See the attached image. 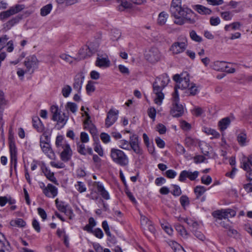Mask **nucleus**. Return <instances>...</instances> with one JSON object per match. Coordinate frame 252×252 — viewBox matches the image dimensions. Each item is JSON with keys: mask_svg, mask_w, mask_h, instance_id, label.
Returning <instances> with one entry per match:
<instances>
[{"mask_svg": "<svg viewBox=\"0 0 252 252\" xmlns=\"http://www.w3.org/2000/svg\"><path fill=\"white\" fill-rule=\"evenodd\" d=\"M170 11L176 25L181 26L186 23L192 24L196 21L195 13L191 9L182 6L181 0H172Z\"/></svg>", "mask_w": 252, "mask_h": 252, "instance_id": "1", "label": "nucleus"}, {"mask_svg": "<svg viewBox=\"0 0 252 252\" xmlns=\"http://www.w3.org/2000/svg\"><path fill=\"white\" fill-rule=\"evenodd\" d=\"M110 156L114 163L121 166H126L128 164V158L125 153L121 150L112 148Z\"/></svg>", "mask_w": 252, "mask_h": 252, "instance_id": "2", "label": "nucleus"}, {"mask_svg": "<svg viewBox=\"0 0 252 252\" xmlns=\"http://www.w3.org/2000/svg\"><path fill=\"white\" fill-rule=\"evenodd\" d=\"M188 39L186 36L181 35L177 38L176 41L172 43L169 50L173 55H179L184 52L188 47Z\"/></svg>", "mask_w": 252, "mask_h": 252, "instance_id": "3", "label": "nucleus"}, {"mask_svg": "<svg viewBox=\"0 0 252 252\" xmlns=\"http://www.w3.org/2000/svg\"><path fill=\"white\" fill-rule=\"evenodd\" d=\"M49 137L46 133H44L40 137V145L43 152L50 158H52L54 154L49 143Z\"/></svg>", "mask_w": 252, "mask_h": 252, "instance_id": "4", "label": "nucleus"}, {"mask_svg": "<svg viewBox=\"0 0 252 252\" xmlns=\"http://www.w3.org/2000/svg\"><path fill=\"white\" fill-rule=\"evenodd\" d=\"M145 58L149 63H155L161 60L162 54L158 48L152 47L145 53Z\"/></svg>", "mask_w": 252, "mask_h": 252, "instance_id": "5", "label": "nucleus"}, {"mask_svg": "<svg viewBox=\"0 0 252 252\" xmlns=\"http://www.w3.org/2000/svg\"><path fill=\"white\" fill-rule=\"evenodd\" d=\"M173 80L177 83L176 85L179 89H187L190 86L189 76L187 73L175 75Z\"/></svg>", "mask_w": 252, "mask_h": 252, "instance_id": "6", "label": "nucleus"}, {"mask_svg": "<svg viewBox=\"0 0 252 252\" xmlns=\"http://www.w3.org/2000/svg\"><path fill=\"white\" fill-rule=\"evenodd\" d=\"M25 6L23 4H16L11 7L8 10L0 13V18L4 20L21 11Z\"/></svg>", "mask_w": 252, "mask_h": 252, "instance_id": "7", "label": "nucleus"}, {"mask_svg": "<svg viewBox=\"0 0 252 252\" xmlns=\"http://www.w3.org/2000/svg\"><path fill=\"white\" fill-rule=\"evenodd\" d=\"M129 146L136 154L139 156L143 154V150L140 146L139 138L137 135L133 134L130 136Z\"/></svg>", "mask_w": 252, "mask_h": 252, "instance_id": "8", "label": "nucleus"}, {"mask_svg": "<svg viewBox=\"0 0 252 252\" xmlns=\"http://www.w3.org/2000/svg\"><path fill=\"white\" fill-rule=\"evenodd\" d=\"M9 146L10 153V164L11 168L13 166L16 167L17 164V149L14 141L11 137L9 138Z\"/></svg>", "mask_w": 252, "mask_h": 252, "instance_id": "9", "label": "nucleus"}, {"mask_svg": "<svg viewBox=\"0 0 252 252\" xmlns=\"http://www.w3.org/2000/svg\"><path fill=\"white\" fill-rule=\"evenodd\" d=\"M212 69L221 72H225L227 73H232L235 72V69L231 68L227 69V63L223 61H216L214 62L211 65Z\"/></svg>", "mask_w": 252, "mask_h": 252, "instance_id": "10", "label": "nucleus"}, {"mask_svg": "<svg viewBox=\"0 0 252 252\" xmlns=\"http://www.w3.org/2000/svg\"><path fill=\"white\" fill-rule=\"evenodd\" d=\"M96 51V49L92 48L91 45H84L79 51V59L81 60L91 57Z\"/></svg>", "mask_w": 252, "mask_h": 252, "instance_id": "11", "label": "nucleus"}, {"mask_svg": "<svg viewBox=\"0 0 252 252\" xmlns=\"http://www.w3.org/2000/svg\"><path fill=\"white\" fill-rule=\"evenodd\" d=\"M118 110L111 109L108 112L107 117L105 119V125L106 127L108 128L112 126L118 119Z\"/></svg>", "mask_w": 252, "mask_h": 252, "instance_id": "12", "label": "nucleus"}, {"mask_svg": "<svg viewBox=\"0 0 252 252\" xmlns=\"http://www.w3.org/2000/svg\"><path fill=\"white\" fill-rule=\"evenodd\" d=\"M199 175V172L195 171L191 172L187 170L182 171L179 176V180L181 182L185 181L187 178H188L191 181L195 180Z\"/></svg>", "mask_w": 252, "mask_h": 252, "instance_id": "13", "label": "nucleus"}, {"mask_svg": "<svg viewBox=\"0 0 252 252\" xmlns=\"http://www.w3.org/2000/svg\"><path fill=\"white\" fill-rule=\"evenodd\" d=\"M94 187L96 189L97 193L100 194L101 197L105 199H110V195L108 192L105 189L103 185L99 182H95L93 184Z\"/></svg>", "mask_w": 252, "mask_h": 252, "instance_id": "14", "label": "nucleus"}, {"mask_svg": "<svg viewBox=\"0 0 252 252\" xmlns=\"http://www.w3.org/2000/svg\"><path fill=\"white\" fill-rule=\"evenodd\" d=\"M170 79L166 75H161L156 79L153 84V87H158L159 89L163 90L168 84Z\"/></svg>", "mask_w": 252, "mask_h": 252, "instance_id": "15", "label": "nucleus"}, {"mask_svg": "<svg viewBox=\"0 0 252 252\" xmlns=\"http://www.w3.org/2000/svg\"><path fill=\"white\" fill-rule=\"evenodd\" d=\"M58 151L60 152V158L62 161L67 162L71 159L72 155V151L70 146Z\"/></svg>", "mask_w": 252, "mask_h": 252, "instance_id": "16", "label": "nucleus"}, {"mask_svg": "<svg viewBox=\"0 0 252 252\" xmlns=\"http://www.w3.org/2000/svg\"><path fill=\"white\" fill-rule=\"evenodd\" d=\"M58 193L57 188L51 184H48L47 188L44 189V194L48 197L54 198L57 195Z\"/></svg>", "mask_w": 252, "mask_h": 252, "instance_id": "17", "label": "nucleus"}, {"mask_svg": "<svg viewBox=\"0 0 252 252\" xmlns=\"http://www.w3.org/2000/svg\"><path fill=\"white\" fill-rule=\"evenodd\" d=\"M184 110L182 104H179V102L173 103V106L171 110V114L175 117L181 116L184 113Z\"/></svg>", "mask_w": 252, "mask_h": 252, "instance_id": "18", "label": "nucleus"}, {"mask_svg": "<svg viewBox=\"0 0 252 252\" xmlns=\"http://www.w3.org/2000/svg\"><path fill=\"white\" fill-rule=\"evenodd\" d=\"M85 114L87 116L86 120L84 121L85 128H87L92 135H95L97 133V129L94 125L91 123L90 121L91 117L87 112L85 111Z\"/></svg>", "mask_w": 252, "mask_h": 252, "instance_id": "19", "label": "nucleus"}, {"mask_svg": "<svg viewBox=\"0 0 252 252\" xmlns=\"http://www.w3.org/2000/svg\"><path fill=\"white\" fill-rule=\"evenodd\" d=\"M162 91V90L159 89L158 87H153V92L156 95L154 102L158 105H160L162 104V100L164 98V95Z\"/></svg>", "mask_w": 252, "mask_h": 252, "instance_id": "20", "label": "nucleus"}, {"mask_svg": "<svg viewBox=\"0 0 252 252\" xmlns=\"http://www.w3.org/2000/svg\"><path fill=\"white\" fill-rule=\"evenodd\" d=\"M116 2L118 3L117 8L119 11L128 10L133 7L132 4L128 2L126 0H117Z\"/></svg>", "mask_w": 252, "mask_h": 252, "instance_id": "21", "label": "nucleus"}, {"mask_svg": "<svg viewBox=\"0 0 252 252\" xmlns=\"http://www.w3.org/2000/svg\"><path fill=\"white\" fill-rule=\"evenodd\" d=\"M24 64L27 70L29 71L32 68L37 65L38 60L34 55L31 56L26 58Z\"/></svg>", "mask_w": 252, "mask_h": 252, "instance_id": "22", "label": "nucleus"}, {"mask_svg": "<svg viewBox=\"0 0 252 252\" xmlns=\"http://www.w3.org/2000/svg\"><path fill=\"white\" fill-rule=\"evenodd\" d=\"M55 144L58 151H60L70 146L66 139L62 135L57 136Z\"/></svg>", "mask_w": 252, "mask_h": 252, "instance_id": "23", "label": "nucleus"}, {"mask_svg": "<svg viewBox=\"0 0 252 252\" xmlns=\"http://www.w3.org/2000/svg\"><path fill=\"white\" fill-rule=\"evenodd\" d=\"M95 64L96 66L99 67H108L110 66V61L107 56L105 57H102L98 55L96 58Z\"/></svg>", "mask_w": 252, "mask_h": 252, "instance_id": "24", "label": "nucleus"}, {"mask_svg": "<svg viewBox=\"0 0 252 252\" xmlns=\"http://www.w3.org/2000/svg\"><path fill=\"white\" fill-rule=\"evenodd\" d=\"M84 81V77L81 75H76L74 78L73 87L78 93H80Z\"/></svg>", "mask_w": 252, "mask_h": 252, "instance_id": "25", "label": "nucleus"}, {"mask_svg": "<svg viewBox=\"0 0 252 252\" xmlns=\"http://www.w3.org/2000/svg\"><path fill=\"white\" fill-rule=\"evenodd\" d=\"M192 8L201 15H210L212 13V10L202 5H194L192 6Z\"/></svg>", "mask_w": 252, "mask_h": 252, "instance_id": "26", "label": "nucleus"}, {"mask_svg": "<svg viewBox=\"0 0 252 252\" xmlns=\"http://www.w3.org/2000/svg\"><path fill=\"white\" fill-rule=\"evenodd\" d=\"M237 140L241 146H245L249 142L246 131L243 130L237 135Z\"/></svg>", "mask_w": 252, "mask_h": 252, "instance_id": "27", "label": "nucleus"}, {"mask_svg": "<svg viewBox=\"0 0 252 252\" xmlns=\"http://www.w3.org/2000/svg\"><path fill=\"white\" fill-rule=\"evenodd\" d=\"M33 127L39 132L44 131V126L38 117H34L32 119Z\"/></svg>", "mask_w": 252, "mask_h": 252, "instance_id": "28", "label": "nucleus"}, {"mask_svg": "<svg viewBox=\"0 0 252 252\" xmlns=\"http://www.w3.org/2000/svg\"><path fill=\"white\" fill-rule=\"evenodd\" d=\"M42 172L49 180L56 184H58L53 172H51L47 167H43Z\"/></svg>", "mask_w": 252, "mask_h": 252, "instance_id": "29", "label": "nucleus"}, {"mask_svg": "<svg viewBox=\"0 0 252 252\" xmlns=\"http://www.w3.org/2000/svg\"><path fill=\"white\" fill-rule=\"evenodd\" d=\"M203 131L204 132L208 135H211V138H218L220 137V134L216 130L212 129L210 127H204L203 128Z\"/></svg>", "mask_w": 252, "mask_h": 252, "instance_id": "30", "label": "nucleus"}, {"mask_svg": "<svg viewBox=\"0 0 252 252\" xmlns=\"http://www.w3.org/2000/svg\"><path fill=\"white\" fill-rule=\"evenodd\" d=\"M168 13L164 11L160 12L158 15L157 20L158 25L159 26L164 25L168 18Z\"/></svg>", "mask_w": 252, "mask_h": 252, "instance_id": "31", "label": "nucleus"}, {"mask_svg": "<svg viewBox=\"0 0 252 252\" xmlns=\"http://www.w3.org/2000/svg\"><path fill=\"white\" fill-rule=\"evenodd\" d=\"M57 120H55L54 121L57 122V124L60 126L61 127H63L66 123L68 117L65 116L64 113L60 114L59 116L57 117Z\"/></svg>", "mask_w": 252, "mask_h": 252, "instance_id": "32", "label": "nucleus"}, {"mask_svg": "<svg viewBox=\"0 0 252 252\" xmlns=\"http://www.w3.org/2000/svg\"><path fill=\"white\" fill-rule=\"evenodd\" d=\"M230 123V120L229 118H224L221 119L219 122V126L221 130H224L227 128L228 126L229 125Z\"/></svg>", "mask_w": 252, "mask_h": 252, "instance_id": "33", "label": "nucleus"}, {"mask_svg": "<svg viewBox=\"0 0 252 252\" xmlns=\"http://www.w3.org/2000/svg\"><path fill=\"white\" fill-rule=\"evenodd\" d=\"M175 229L177 232L182 236L183 238H187L188 237V233L187 232L185 228L180 224H176L175 225Z\"/></svg>", "mask_w": 252, "mask_h": 252, "instance_id": "34", "label": "nucleus"}, {"mask_svg": "<svg viewBox=\"0 0 252 252\" xmlns=\"http://www.w3.org/2000/svg\"><path fill=\"white\" fill-rule=\"evenodd\" d=\"M213 216L219 220L227 219L224 209L217 210L213 212Z\"/></svg>", "mask_w": 252, "mask_h": 252, "instance_id": "35", "label": "nucleus"}, {"mask_svg": "<svg viewBox=\"0 0 252 252\" xmlns=\"http://www.w3.org/2000/svg\"><path fill=\"white\" fill-rule=\"evenodd\" d=\"M206 189L204 186H197L194 189V192L196 195V198H199L206 191Z\"/></svg>", "mask_w": 252, "mask_h": 252, "instance_id": "36", "label": "nucleus"}, {"mask_svg": "<svg viewBox=\"0 0 252 252\" xmlns=\"http://www.w3.org/2000/svg\"><path fill=\"white\" fill-rule=\"evenodd\" d=\"M50 111L53 115L52 120L53 121L57 120V117L59 116V114H61V111L58 106L57 105H52L51 106Z\"/></svg>", "mask_w": 252, "mask_h": 252, "instance_id": "37", "label": "nucleus"}, {"mask_svg": "<svg viewBox=\"0 0 252 252\" xmlns=\"http://www.w3.org/2000/svg\"><path fill=\"white\" fill-rule=\"evenodd\" d=\"M52 9V5L51 4H48L40 9V15L42 16H45L49 14Z\"/></svg>", "mask_w": 252, "mask_h": 252, "instance_id": "38", "label": "nucleus"}, {"mask_svg": "<svg viewBox=\"0 0 252 252\" xmlns=\"http://www.w3.org/2000/svg\"><path fill=\"white\" fill-rule=\"evenodd\" d=\"M10 224L12 226H17L19 227H23L26 225V222L22 219L18 218L10 222Z\"/></svg>", "mask_w": 252, "mask_h": 252, "instance_id": "39", "label": "nucleus"}, {"mask_svg": "<svg viewBox=\"0 0 252 252\" xmlns=\"http://www.w3.org/2000/svg\"><path fill=\"white\" fill-rule=\"evenodd\" d=\"M169 246L173 249L175 252L184 251L183 248L175 241H171L169 242Z\"/></svg>", "mask_w": 252, "mask_h": 252, "instance_id": "40", "label": "nucleus"}, {"mask_svg": "<svg viewBox=\"0 0 252 252\" xmlns=\"http://www.w3.org/2000/svg\"><path fill=\"white\" fill-rule=\"evenodd\" d=\"M187 89L186 93L191 95H194L198 92L197 87L193 83L190 84L189 87Z\"/></svg>", "mask_w": 252, "mask_h": 252, "instance_id": "41", "label": "nucleus"}, {"mask_svg": "<svg viewBox=\"0 0 252 252\" xmlns=\"http://www.w3.org/2000/svg\"><path fill=\"white\" fill-rule=\"evenodd\" d=\"M72 91L71 87L68 85L64 86L62 89V94L64 97H67Z\"/></svg>", "mask_w": 252, "mask_h": 252, "instance_id": "42", "label": "nucleus"}, {"mask_svg": "<svg viewBox=\"0 0 252 252\" xmlns=\"http://www.w3.org/2000/svg\"><path fill=\"white\" fill-rule=\"evenodd\" d=\"M76 189L80 192L82 193L86 191L87 188L84 183L78 181L75 185Z\"/></svg>", "mask_w": 252, "mask_h": 252, "instance_id": "43", "label": "nucleus"}, {"mask_svg": "<svg viewBox=\"0 0 252 252\" xmlns=\"http://www.w3.org/2000/svg\"><path fill=\"white\" fill-rule=\"evenodd\" d=\"M57 208L60 211L66 213L68 211L71 212V210L68 209V206L65 205L63 202H61L59 204H57Z\"/></svg>", "mask_w": 252, "mask_h": 252, "instance_id": "44", "label": "nucleus"}, {"mask_svg": "<svg viewBox=\"0 0 252 252\" xmlns=\"http://www.w3.org/2000/svg\"><path fill=\"white\" fill-rule=\"evenodd\" d=\"M77 149L78 152L82 155H86V149L84 143L78 142L77 143Z\"/></svg>", "mask_w": 252, "mask_h": 252, "instance_id": "45", "label": "nucleus"}, {"mask_svg": "<svg viewBox=\"0 0 252 252\" xmlns=\"http://www.w3.org/2000/svg\"><path fill=\"white\" fill-rule=\"evenodd\" d=\"M6 104L7 101L5 99L4 93L0 90V109L3 110Z\"/></svg>", "mask_w": 252, "mask_h": 252, "instance_id": "46", "label": "nucleus"}, {"mask_svg": "<svg viewBox=\"0 0 252 252\" xmlns=\"http://www.w3.org/2000/svg\"><path fill=\"white\" fill-rule=\"evenodd\" d=\"M180 202L183 208H185L189 204V197L186 195H182L180 198Z\"/></svg>", "mask_w": 252, "mask_h": 252, "instance_id": "47", "label": "nucleus"}, {"mask_svg": "<svg viewBox=\"0 0 252 252\" xmlns=\"http://www.w3.org/2000/svg\"><path fill=\"white\" fill-rule=\"evenodd\" d=\"M100 138L101 141L105 144L108 143L111 141L110 136L105 132H102L100 134Z\"/></svg>", "mask_w": 252, "mask_h": 252, "instance_id": "48", "label": "nucleus"}, {"mask_svg": "<svg viewBox=\"0 0 252 252\" xmlns=\"http://www.w3.org/2000/svg\"><path fill=\"white\" fill-rule=\"evenodd\" d=\"M189 36L192 40L196 42H200L202 41V38L198 35L196 32L193 30L190 32Z\"/></svg>", "mask_w": 252, "mask_h": 252, "instance_id": "49", "label": "nucleus"}, {"mask_svg": "<svg viewBox=\"0 0 252 252\" xmlns=\"http://www.w3.org/2000/svg\"><path fill=\"white\" fill-rule=\"evenodd\" d=\"M119 147L121 149L128 150H129V141L125 139H122L120 141Z\"/></svg>", "mask_w": 252, "mask_h": 252, "instance_id": "50", "label": "nucleus"}, {"mask_svg": "<svg viewBox=\"0 0 252 252\" xmlns=\"http://www.w3.org/2000/svg\"><path fill=\"white\" fill-rule=\"evenodd\" d=\"M66 108L67 110H70L73 113L76 112L77 110V105L73 102H68L66 104Z\"/></svg>", "mask_w": 252, "mask_h": 252, "instance_id": "51", "label": "nucleus"}, {"mask_svg": "<svg viewBox=\"0 0 252 252\" xmlns=\"http://www.w3.org/2000/svg\"><path fill=\"white\" fill-rule=\"evenodd\" d=\"M173 189L171 192L172 194L175 196H179L182 194V191L180 189V187L176 185H173Z\"/></svg>", "mask_w": 252, "mask_h": 252, "instance_id": "52", "label": "nucleus"}, {"mask_svg": "<svg viewBox=\"0 0 252 252\" xmlns=\"http://www.w3.org/2000/svg\"><path fill=\"white\" fill-rule=\"evenodd\" d=\"M80 0H56L60 4L65 3L66 5H70L78 2Z\"/></svg>", "mask_w": 252, "mask_h": 252, "instance_id": "53", "label": "nucleus"}, {"mask_svg": "<svg viewBox=\"0 0 252 252\" xmlns=\"http://www.w3.org/2000/svg\"><path fill=\"white\" fill-rule=\"evenodd\" d=\"M183 220L189 226L192 227L193 229H196L197 228L198 224L196 221L188 219H184Z\"/></svg>", "mask_w": 252, "mask_h": 252, "instance_id": "54", "label": "nucleus"}, {"mask_svg": "<svg viewBox=\"0 0 252 252\" xmlns=\"http://www.w3.org/2000/svg\"><path fill=\"white\" fill-rule=\"evenodd\" d=\"M149 117L151 118L153 121H155L156 116V110L154 107H150L147 111Z\"/></svg>", "mask_w": 252, "mask_h": 252, "instance_id": "55", "label": "nucleus"}, {"mask_svg": "<svg viewBox=\"0 0 252 252\" xmlns=\"http://www.w3.org/2000/svg\"><path fill=\"white\" fill-rule=\"evenodd\" d=\"M86 89L88 93L94 92L95 90V87L94 86V82L91 81H88L86 85Z\"/></svg>", "mask_w": 252, "mask_h": 252, "instance_id": "56", "label": "nucleus"}, {"mask_svg": "<svg viewBox=\"0 0 252 252\" xmlns=\"http://www.w3.org/2000/svg\"><path fill=\"white\" fill-rule=\"evenodd\" d=\"M89 135L85 132H82L80 133V140L83 143H86L89 141Z\"/></svg>", "mask_w": 252, "mask_h": 252, "instance_id": "57", "label": "nucleus"}, {"mask_svg": "<svg viewBox=\"0 0 252 252\" xmlns=\"http://www.w3.org/2000/svg\"><path fill=\"white\" fill-rule=\"evenodd\" d=\"M224 210L227 219L233 217L236 214V212L234 210L231 209H224Z\"/></svg>", "mask_w": 252, "mask_h": 252, "instance_id": "58", "label": "nucleus"}, {"mask_svg": "<svg viewBox=\"0 0 252 252\" xmlns=\"http://www.w3.org/2000/svg\"><path fill=\"white\" fill-rule=\"evenodd\" d=\"M224 210L227 219L233 217L236 214V212L234 210L231 209H224Z\"/></svg>", "mask_w": 252, "mask_h": 252, "instance_id": "59", "label": "nucleus"}, {"mask_svg": "<svg viewBox=\"0 0 252 252\" xmlns=\"http://www.w3.org/2000/svg\"><path fill=\"white\" fill-rule=\"evenodd\" d=\"M21 19V17L19 16L12 18L6 23V25L7 26L11 27L13 26H14L15 24L17 23Z\"/></svg>", "mask_w": 252, "mask_h": 252, "instance_id": "60", "label": "nucleus"}, {"mask_svg": "<svg viewBox=\"0 0 252 252\" xmlns=\"http://www.w3.org/2000/svg\"><path fill=\"white\" fill-rule=\"evenodd\" d=\"M180 126L184 130H189L191 128V125L183 120L180 121Z\"/></svg>", "mask_w": 252, "mask_h": 252, "instance_id": "61", "label": "nucleus"}, {"mask_svg": "<svg viewBox=\"0 0 252 252\" xmlns=\"http://www.w3.org/2000/svg\"><path fill=\"white\" fill-rule=\"evenodd\" d=\"M221 17L226 21L230 20L232 17V14L230 12L225 11L221 13Z\"/></svg>", "mask_w": 252, "mask_h": 252, "instance_id": "62", "label": "nucleus"}, {"mask_svg": "<svg viewBox=\"0 0 252 252\" xmlns=\"http://www.w3.org/2000/svg\"><path fill=\"white\" fill-rule=\"evenodd\" d=\"M60 58L67 63H71L73 62L72 58L68 55L65 54H62L60 56Z\"/></svg>", "mask_w": 252, "mask_h": 252, "instance_id": "63", "label": "nucleus"}, {"mask_svg": "<svg viewBox=\"0 0 252 252\" xmlns=\"http://www.w3.org/2000/svg\"><path fill=\"white\" fill-rule=\"evenodd\" d=\"M201 181L202 183L206 185H209L211 183L212 180L211 176L208 175L207 176H203L201 179Z\"/></svg>", "mask_w": 252, "mask_h": 252, "instance_id": "64", "label": "nucleus"}]
</instances>
